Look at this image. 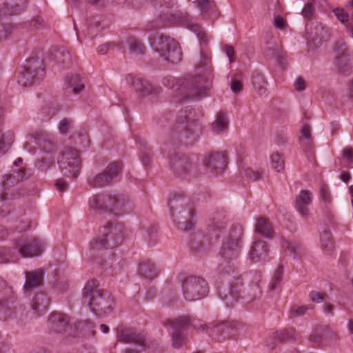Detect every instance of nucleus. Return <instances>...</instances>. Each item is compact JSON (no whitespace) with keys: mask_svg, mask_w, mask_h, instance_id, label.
Instances as JSON below:
<instances>
[{"mask_svg":"<svg viewBox=\"0 0 353 353\" xmlns=\"http://www.w3.org/2000/svg\"><path fill=\"white\" fill-rule=\"evenodd\" d=\"M198 74L189 75L183 79L168 76L162 79V84L174 91H179L185 97L197 98L205 96L210 90L212 81V63L210 56L201 48L200 60L196 63Z\"/></svg>","mask_w":353,"mask_h":353,"instance_id":"1","label":"nucleus"},{"mask_svg":"<svg viewBox=\"0 0 353 353\" xmlns=\"http://www.w3.org/2000/svg\"><path fill=\"white\" fill-rule=\"evenodd\" d=\"M187 110L179 112L176 123L172 126L168 134L165 145L167 149L170 146L175 148L181 144L192 145L198 141L201 134V127L195 122L189 121Z\"/></svg>","mask_w":353,"mask_h":353,"instance_id":"2","label":"nucleus"},{"mask_svg":"<svg viewBox=\"0 0 353 353\" xmlns=\"http://www.w3.org/2000/svg\"><path fill=\"white\" fill-rule=\"evenodd\" d=\"M90 208L99 214L109 213L119 216L130 210L129 201L121 194L102 192L89 201Z\"/></svg>","mask_w":353,"mask_h":353,"instance_id":"3","label":"nucleus"},{"mask_svg":"<svg viewBox=\"0 0 353 353\" xmlns=\"http://www.w3.org/2000/svg\"><path fill=\"white\" fill-rule=\"evenodd\" d=\"M83 299L91 311L98 316L110 310L113 303L110 293L102 288L95 279L88 281L85 285Z\"/></svg>","mask_w":353,"mask_h":353,"instance_id":"4","label":"nucleus"},{"mask_svg":"<svg viewBox=\"0 0 353 353\" xmlns=\"http://www.w3.org/2000/svg\"><path fill=\"white\" fill-rule=\"evenodd\" d=\"M231 262H223L218 266L217 271L221 277L229 279V287L225 288L222 292H219V296L225 301L226 306L232 307L237 301L240 296V288L243 285L241 277L236 271Z\"/></svg>","mask_w":353,"mask_h":353,"instance_id":"5","label":"nucleus"},{"mask_svg":"<svg viewBox=\"0 0 353 353\" xmlns=\"http://www.w3.org/2000/svg\"><path fill=\"white\" fill-rule=\"evenodd\" d=\"M150 43L154 51L168 63L176 64L182 60L181 46L174 39L157 32L150 39Z\"/></svg>","mask_w":353,"mask_h":353,"instance_id":"6","label":"nucleus"},{"mask_svg":"<svg viewBox=\"0 0 353 353\" xmlns=\"http://www.w3.org/2000/svg\"><path fill=\"white\" fill-rule=\"evenodd\" d=\"M123 225L118 222H108L100 230L99 236L90 243L92 250L113 249L121 243Z\"/></svg>","mask_w":353,"mask_h":353,"instance_id":"7","label":"nucleus"},{"mask_svg":"<svg viewBox=\"0 0 353 353\" xmlns=\"http://www.w3.org/2000/svg\"><path fill=\"white\" fill-rule=\"evenodd\" d=\"M179 195L174 194L172 197L169 199L168 206L170 214L179 230L189 231L192 230L194 226L192 221L194 210L189 205L184 207L181 210H179V207L183 204V200L181 201L180 203H179Z\"/></svg>","mask_w":353,"mask_h":353,"instance_id":"8","label":"nucleus"},{"mask_svg":"<svg viewBox=\"0 0 353 353\" xmlns=\"http://www.w3.org/2000/svg\"><path fill=\"white\" fill-rule=\"evenodd\" d=\"M28 5V0H8L0 8V40L10 34L14 26L8 17L19 14L23 12Z\"/></svg>","mask_w":353,"mask_h":353,"instance_id":"9","label":"nucleus"},{"mask_svg":"<svg viewBox=\"0 0 353 353\" xmlns=\"http://www.w3.org/2000/svg\"><path fill=\"white\" fill-rule=\"evenodd\" d=\"M45 75L43 60L30 57L19 72L17 81L23 87L31 86L43 79Z\"/></svg>","mask_w":353,"mask_h":353,"instance_id":"10","label":"nucleus"},{"mask_svg":"<svg viewBox=\"0 0 353 353\" xmlns=\"http://www.w3.org/2000/svg\"><path fill=\"white\" fill-rule=\"evenodd\" d=\"M243 228L241 225H234L223 241L219 254L226 262L235 260L240 254L242 247Z\"/></svg>","mask_w":353,"mask_h":353,"instance_id":"11","label":"nucleus"},{"mask_svg":"<svg viewBox=\"0 0 353 353\" xmlns=\"http://www.w3.org/2000/svg\"><path fill=\"white\" fill-rule=\"evenodd\" d=\"M181 287L183 297L189 301L203 299L209 292L208 283L200 276H191L185 278Z\"/></svg>","mask_w":353,"mask_h":353,"instance_id":"12","label":"nucleus"},{"mask_svg":"<svg viewBox=\"0 0 353 353\" xmlns=\"http://www.w3.org/2000/svg\"><path fill=\"white\" fill-rule=\"evenodd\" d=\"M61 172L68 177H76L80 170L81 161L79 152L72 148H66L58 161Z\"/></svg>","mask_w":353,"mask_h":353,"instance_id":"13","label":"nucleus"},{"mask_svg":"<svg viewBox=\"0 0 353 353\" xmlns=\"http://www.w3.org/2000/svg\"><path fill=\"white\" fill-rule=\"evenodd\" d=\"M192 325L190 317L181 316L174 320L168 319L165 325H170L172 327V345L175 348L181 347L186 339V332Z\"/></svg>","mask_w":353,"mask_h":353,"instance_id":"14","label":"nucleus"},{"mask_svg":"<svg viewBox=\"0 0 353 353\" xmlns=\"http://www.w3.org/2000/svg\"><path fill=\"white\" fill-rule=\"evenodd\" d=\"M122 163L114 161L108 164L101 173L90 176L88 182L92 188H102L110 185L113 180L121 172Z\"/></svg>","mask_w":353,"mask_h":353,"instance_id":"15","label":"nucleus"},{"mask_svg":"<svg viewBox=\"0 0 353 353\" xmlns=\"http://www.w3.org/2000/svg\"><path fill=\"white\" fill-rule=\"evenodd\" d=\"M170 167L178 177L185 178L187 176H195L196 166L190 159L179 152H174L170 156Z\"/></svg>","mask_w":353,"mask_h":353,"instance_id":"16","label":"nucleus"},{"mask_svg":"<svg viewBox=\"0 0 353 353\" xmlns=\"http://www.w3.org/2000/svg\"><path fill=\"white\" fill-rule=\"evenodd\" d=\"M160 19L170 23L179 22L184 24L187 28L195 32L201 46H207L208 39L203 28L197 23H194L189 18V16L182 13L179 14H163L160 15Z\"/></svg>","mask_w":353,"mask_h":353,"instance_id":"17","label":"nucleus"},{"mask_svg":"<svg viewBox=\"0 0 353 353\" xmlns=\"http://www.w3.org/2000/svg\"><path fill=\"white\" fill-rule=\"evenodd\" d=\"M13 247L24 258L38 256L43 251L42 243L33 237L20 238L13 243Z\"/></svg>","mask_w":353,"mask_h":353,"instance_id":"18","label":"nucleus"},{"mask_svg":"<svg viewBox=\"0 0 353 353\" xmlns=\"http://www.w3.org/2000/svg\"><path fill=\"white\" fill-rule=\"evenodd\" d=\"M26 177V171L21 168L13 170L11 174H6L4 176V181L2 182L3 190L0 194V214L5 216L6 213L1 208L4 205V202L8 199V194L13 196L12 192H8L9 188L12 187L19 183Z\"/></svg>","mask_w":353,"mask_h":353,"instance_id":"19","label":"nucleus"},{"mask_svg":"<svg viewBox=\"0 0 353 353\" xmlns=\"http://www.w3.org/2000/svg\"><path fill=\"white\" fill-rule=\"evenodd\" d=\"M128 83L134 88L136 93L140 97L149 94H157L160 92V88H155L148 80L141 77L129 74L126 77Z\"/></svg>","mask_w":353,"mask_h":353,"instance_id":"20","label":"nucleus"},{"mask_svg":"<svg viewBox=\"0 0 353 353\" xmlns=\"http://www.w3.org/2000/svg\"><path fill=\"white\" fill-rule=\"evenodd\" d=\"M69 317L61 313L54 312L48 318V326L51 331L69 336L68 332H72L73 327L69 323Z\"/></svg>","mask_w":353,"mask_h":353,"instance_id":"21","label":"nucleus"},{"mask_svg":"<svg viewBox=\"0 0 353 353\" xmlns=\"http://www.w3.org/2000/svg\"><path fill=\"white\" fill-rule=\"evenodd\" d=\"M334 52L335 54L334 65L338 72L341 74H345L348 70V49L345 43L343 40L336 41L334 46Z\"/></svg>","mask_w":353,"mask_h":353,"instance_id":"22","label":"nucleus"},{"mask_svg":"<svg viewBox=\"0 0 353 353\" xmlns=\"http://www.w3.org/2000/svg\"><path fill=\"white\" fill-rule=\"evenodd\" d=\"M203 163L210 172L217 175L223 172L226 165V157L224 152H210Z\"/></svg>","mask_w":353,"mask_h":353,"instance_id":"23","label":"nucleus"},{"mask_svg":"<svg viewBox=\"0 0 353 353\" xmlns=\"http://www.w3.org/2000/svg\"><path fill=\"white\" fill-rule=\"evenodd\" d=\"M118 339L119 341L126 343H134L141 346L145 345V337L134 329L130 327H123L118 331Z\"/></svg>","mask_w":353,"mask_h":353,"instance_id":"24","label":"nucleus"},{"mask_svg":"<svg viewBox=\"0 0 353 353\" xmlns=\"http://www.w3.org/2000/svg\"><path fill=\"white\" fill-rule=\"evenodd\" d=\"M26 282L23 289L26 292H31L32 290L40 287L43 281L44 271L42 268L36 269L32 271H26Z\"/></svg>","mask_w":353,"mask_h":353,"instance_id":"25","label":"nucleus"},{"mask_svg":"<svg viewBox=\"0 0 353 353\" xmlns=\"http://www.w3.org/2000/svg\"><path fill=\"white\" fill-rule=\"evenodd\" d=\"M263 53L269 59H275L276 63L283 67L285 63V58L281 47L275 41L268 42L263 46Z\"/></svg>","mask_w":353,"mask_h":353,"instance_id":"26","label":"nucleus"},{"mask_svg":"<svg viewBox=\"0 0 353 353\" xmlns=\"http://www.w3.org/2000/svg\"><path fill=\"white\" fill-rule=\"evenodd\" d=\"M296 339V331L294 328L290 327L276 331L272 337L267 340V346L273 350L276 347L275 341L284 343Z\"/></svg>","mask_w":353,"mask_h":353,"instance_id":"27","label":"nucleus"},{"mask_svg":"<svg viewBox=\"0 0 353 353\" xmlns=\"http://www.w3.org/2000/svg\"><path fill=\"white\" fill-rule=\"evenodd\" d=\"M268 252L269 249L266 242L262 240H257L251 247L249 257L253 263H257L265 261L268 258Z\"/></svg>","mask_w":353,"mask_h":353,"instance_id":"28","label":"nucleus"},{"mask_svg":"<svg viewBox=\"0 0 353 353\" xmlns=\"http://www.w3.org/2000/svg\"><path fill=\"white\" fill-rule=\"evenodd\" d=\"M94 325L90 320L79 321L74 324L72 332H68L69 336H94L95 335Z\"/></svg>","mask_w":353,"mask_h":353,"instance_id":"29","label":"nucleus"},{"mask_svg":"<svg viewBox=\"0 0 353 353\" xmlns=\"http://www.w3.org/2000/svg\"><path fill=\"white\" fill-rule=\"evenodd\" d=\"M235 334V325L230 322H221L214 325L211 329L210 334L217 336L218 338L225 339L230 338Z\"/></svg>","mask_w":353,"mask_h":353,"instance_id":"30","label":"nucleus"},{"mask_svg":"<svg viewBox=\"0 0 353 353\" xmlns=\"http://www.w3.org/2000/svg\"><path fill=\"white\" fill-rule=\"evenodd\" d=\"M311 193L306 190L300 192L295 201V208L300 214L306 218L309 214L307 206L311 203Z\"/></svg>","mask_w":353,"mask_h":353,"instance_id":"31","label":"nucleus"},{"mask_svg":"<svg viewBox=\"0 0 353 353\" xmlns=\"http://www.w3.org/2000/svg\"><path fill=\"white\" fill-rule=\"evenodd\" d=\"M36 143L46 153L54 150V143L53 137L46 131H40L34 135Z\"/></svg>","mask_w":353,"mask_h":353,"instance_id":"32","label":"nucleus"},{"mask_svg":"<svg viewBox=\"0 0 353 353\" xmlns=\"http://www.w3.org/2000/svg\"><path fill=\"white\" fill-rule=\"evenodd\" d=\"M50 300L47 295L43 292H39L32 299L31 307L37 316L43 315L47 310Z\"/></svg>","mask_w":353,"mask_h":353,"instance_id":"33","label":"nucleus"},{"mask_svg":"<svg viewBox=\"0 0 353 353\" xmlns=\"http://www.w3.org/2000/svg\"><path fill=\"white\" fill-rule=\"evenodd\" d=\"M138 273L141 277L149 280L154 279L159 274L154 263L150 259L143 260L139 263Z\"/></svg>","mask_w":353,"mask_h":353,"instance_id":"34","label":"nucleus"},{"mask_svg":"<svg viewBox=\"0 0 353 353\" xmlns=\"http://www.w3.org/2000/svg\"><path fill=\"white\" fill-rule=\"evenodd\" d=\"M229 120L227 114L223 112L216 114V119L212 123V130L216 134L225 132L228 129Z\"/></svg>","mask_w":353,"mask_h":353,"instance_id":"35","label":"nucleus"},{"mask_svg":"<svg viewBox=\"0 0 353 353\" xmlns=\"http://www.w3.org/2000/svg\"><path fill=\"white\" fill-rule=\"evenodd\" d=\"M256 232L267 238H272L274 230L271 223L264 217L257 219Z\"/></svg>","mask_w":353,"mask_h":353,"instance_id":"36","label":"nucleus"},{"mask_svg":"<svg viewBox=\"0 0 353 353\" xmlns=\"http://www.w3.org/2000/svg\"><path fill=\"white\" fill-rule=\"evenodd\" d=\"M207 239L201 234H194L190 241L191 250L196 252H202L208 248L209 243H207Z\"/></svg>","mask_w":353,"mask_h":353,"instance_id":"37","label":"nucleus"},{"mask_svg":"<svg viewBox=\"0 0 353 353\" xmlns=\"http://www.w3.org/2000/svg\"><path fill=\"white\" fill-rule=\"evenodd\" d=\"M283 248L285 252L292 254L294 259H296L301 256L303 252L302 245L296 241L286 240L283 243Z\"/></svg>","mask_w":353,"mask_h":353,"instance_id":"38","label":"nucleus"},{"mask_svg":"<svg viewBox=\"0 0 353 353\" xmlns=\"http://www.w3.org/2000/svg\"><path fill=\"white\" fill-rule=\"evenodd\" d=\"M127 43L128 45L129 52L131 54L139 55L144 54L145 52L146 47L144 43L134 37L128 38Z\"/></svg>","mask_w":353,"mask_h":353,"instance_id":"39","label":"nucleus"},{"mask_svg":"<svg viewBox=\"0 0 353 353\" xmlns=\"http://www.w3.org/2000/svg\"><path fill=\"white\" fill-rule=\"evenodd\" d=\"M252 83L254 89L260 94L265 92L267 82L262 74L259 72H254L252 75Z\"/></svg>","mask_w":353,"mask_h":353,"instance_id":"40","label":"nucleus"},{"mask_svg":"<svg viewBox=\"0 0 353 353\" xmlns=\"http://www.w3.org/2000/svg\"><path fill=\"white\" fill-rule=\"evenodd\" d=\"M66 82L69 87L72 88L73 93L77 94L84 88V84L81 82L79 74H72L66 77Z\"/></svg>","mask_w":353,"mask_h":353,"instance_id":"41","label":"nucleus"},{"mask_svg":"<svg viewBox=\"0 0 353 353\" xmlns=\"http://www.w3.org/2000/svg\"><path fill=\"white\" fill-rule=\"evenodd\" d=\"M283 266L280 264L274 271L272 280L270 281L269 289L271 291H274L278 288L280 285L283 279Z\"/></svg>","mask_w":353,"mask_h":353,"instance_id":"42","label":"nucleus"},{"mask_svg":"<svg viewBox=\"0 0 353 353\" xmlns=\"http://www.w3.org/2000/svg\"><path fill=\"white\" fill-rule=\"evenodd\" d=\"M196 3L203 16L208 14L210 10H212L216 8L214 0H198Z\"/></svg>","mask_w":353,"mask_h":353,"instance_id":"43","label":"nucleus"},{"mask_svg":"<svg viewBox=\"0 0 353 353\" xmlns=\"http://www.w3.org/2000/svg\"><path fill=\"white\" fill-rule=\"evenodd\" d=\"M322 248L327 252H331L334 248V244L331 233L329 230H325L320 236Z\"/></svg>","mask_w":353,"mask_h":353,"instance_id":"44","label":"nucleus"},{"mask_svg":"<svg viewBox=\"0 0 353 353\" xmlns=\"http://www.w3.org/2000/svg\"><path fill=\"white\" fill-rule=\"evenodd\" d=\"M141 231L145 240L152 243H155L157 232V226L156 225H151L148 228H143Z\"/></svg>","mask_w":353,"mask_h":353,"instance_id":"45","label":"nucleus"},{"mask_svg":"<svg viewBox=\"0 0 353 353\" xmlns=\"http://www.w3.org/2000/svg\"><path fill=\"white\" fill-rule=\"evenodd\" d=\"M271 162L272 166L275 170L279 172L283 170L284 160L279 153L274 152L271 155Z\"/></svg>","mask_w":353,"mask_h":353,"instance_id":"46","label":"nucleus"},{"mask_svg":"<svg viewBox=\"0 0 353 353\" xmlns=\"http://www.w3.org/2000/svg\"><path fill=\"white\" fill-rule=\"evenodd\" d=\"M319 195L322 201L325 203H330L332 200L331 192L329 186L325 183H321L319 188Z\"/></svg>","mask_w":353,"mask_h":353,"instance_id":"47","label":"nucleus"},{"mask_svg":"<svg viewBox=\"0 0 353 353\" xmlns=\"http://www.w3.org/2000/svg\"><path fill=\"white\" fill-rule=\"evenodd\" d=\"M54 59L58 63L65 64L70 61V54L64 48L58 49L54 54Z\"/></svg>","mask_w":353,"mask_h":353,"instance_id":"48","label":"nucleus"},{"mask_svg":"<svg viewBox=\"0 0 353 353\" xmlns=\"http://www.w3.org/2000/svg\"><path fill=\"white\" fill-rule=\"evenodd\" d=\"M323 336L324 331L323 329L321 332L316 331L312 333L309 337V341L316 346H323L325 345V340Z\"/></svg>","mask_w":353,"mask_h":353,"instance_id":"49","label":"nucleus"},{"mask_svg":"<svg viewBox=\"0 0 353 353\" xmlns=\"http://www.w3.org/2000/svg\"><path fill=\"white\" fill-rule=\"evenodd\" d=\"M314 3L313 2H308L304 6L301 14L306 20H311L314 16Z\"/></svg>","mask_w":353,"mask_h":353,"instance_id":"50","label":"nucleus"},{"mask_svg":"<svg viewBox=\"0 0 353 353\" xmlns=\"http://www.w3.org/2000/svg\"><path fill=\"white\" fill-rule=\"evenodd\" d=\"M151 157L152 152L150 148L146 145H143L141 150V159L145 166L150 164Z\"/></svg>","mask_w":353,"mask_h":353,"instance_id":"51","label":"nucleus"},{"mask_svg":"<svg viewBox=\"0 0 353 353\" xmlns=\"http://www.w3.org/2000/svg\"><path fill=\"white\" fill-rule=\"evenodd\" d=\"M333 12L337 19L344 24H347L349 21V14L343 8H336L333 10Z\"/></svg>","mask_w":353,"mask_h":353,"instance_id":"52","label":"nucleus"},{"mask_svg":"<svg viewBox=\"0 0 353 353\" xmlns=\"http://www.w3.org/2000/svg\"><path fill=\"white\" fill-rule=\"evenodd\" d=\"M309 305L293 306L290 310L292 316H301L304 315L309 309H312Z\"/></svg>","mask_w":353,"mask_h":353,"instance_id":"53","label":"nucleus"},{"mask_svg":"<svg viewBox=\"0 0 353 353\" xmlns=\"http://www.w3.org/2000/svg\"><path fill=\"white\" fill-rule=\"evenodd\" d=\"M324 331V340L325 345H326V342H334L339 339L337 334L333 330H330L329 327H325L323 328Z\"/></svg>","mask_w":353,"mask_h":353,"instance_id":"54","label":"nucleus"},{"mask_svg":"<svg viewBox=\"0 0 353 353\" xmlns=\"http://www.w3.org/2000/svg\"><path fill=\"white\" fill-rule=\"evenodd\" d=\"M73 121L68 118H64L60 121L59 130L61 134H65L68 132L69 129L71 128Z\"/></svg>","mask_w":353,"mask_h":353,"instance_id":"55","label":"nucleus"},{"mask_svg":"<svg viewBox=\"0 0 353 353\" xmlns=\"http://www.w3.org/2000/svg\"><path fill=\"white\" fill-rule=\"evenodd\" d=\"M10 261L11 255L10 253V250L6 248H0V263H7Z\"/></svg>","mask_w":353,"mask_h":353,"instance_id":"56","label":"nucleus"},{"mask_svg":"<svg viewBox=\"0 0 353 353\" xmlns=\"http://www.w3.org/2000/svg\"><path fill=\"white\" fill-rule=\"evenodd\" d=\"M245 176L253 181H256L261 176V172L254 171L251 168H248L245 170Z\"/></svg>","mask_w":353,"mask_h":353,"instance_id":"57","label":"nucleus"},{"mask_svg":"<svg viewBox=\"0 0 353 353\" xmlns=\"http://www.w3.org/2000/svg\"><path fill=\"white\" fill-rule=\"evenodd\" d=\"M274 26L278 29L284 30L287 26V23L282 17L278 15L274 17Z\"/></svg>","mask_w":353,"mask_h":353,"instance_id":"58","label":"nucleus"},{"mask_svg":"<svg viewBox=\"0 0 353 353\" xmlns=\"http://www.w3.org/2000/svg\"><path fill=\"white\" fill-rule=\"evenodd\" d=\"M99 22L97 21L90 23L88 26V34L92 37L97 35L99 32Z\"/></svg>","mask_w":353,"mask_h":353,"instance_id":"59","label":"nucleus"},{"mask_svg":"<svg viewBox=\"0 0 353 353\" xmlns=\"http://www.w3.org/2000/svg\"><path fill=\"white\" fill-rule=\"evenodd\" d=\"M11 310L10 303L7 299L0 300V312L8 315V312Z\"/></svg>","mask_w":353,"mask_h":353,"instance_id":"60","label":"nucleus"},{"mask_svg":"<svg viewBox=\"0 0 353 353\" xmlns=\"http://www.w3.org/2000/svg\"><path fill=\"white\" fill-rule=\"evenodd\" d=\"M300 143L301 147L304 150L307 151L312 148V139L307 138V139H300Z\"/></svg>","mask_w":353,"mask_h":353,"instance_id":"61","label":"nucleus"},{"mask_svg":"<svg viewBox=\"0 0 353 353\" xmlns=\"http://www.w3.org/2000/svg\"><path fill=\"white\" fill-rule=\"evenodd\" d=\"M30 26L35 29H39L43 26V19L40 17L32 19L30 21Z\"/></svg>","mask_w":353,"mask_h":353,"instance_id":"62","label":"nucleus"},{"mask_svg":"<svg viewBox=\"0 0 353 353\" xmlns=\"http://www.w3.org/2000/svg\"><path fill=\"white\" fill-rule=\"evenodd\" d=\"M231 89L234 92L238 93L242 90L243 84L239 81L233 80L231 83Z\"/></svg>","mask_w":353,"mask_h":353,"instance_id":"63","label":"nucleus"},{"mask_svg":"<svg viewBox=\"0 0 353 353\" xmlns=\"http://www.w3.org/2000/svg\"><path fill=\"white\" fill-rule=\"evenodd\" d=\"M55 185L60 192L65 191L68 188V183L62 179H57Z\"/></svg>","mask_w":353,"mask_h":353,"instance_id":"64","label":"nucleus"}]
</instances>
